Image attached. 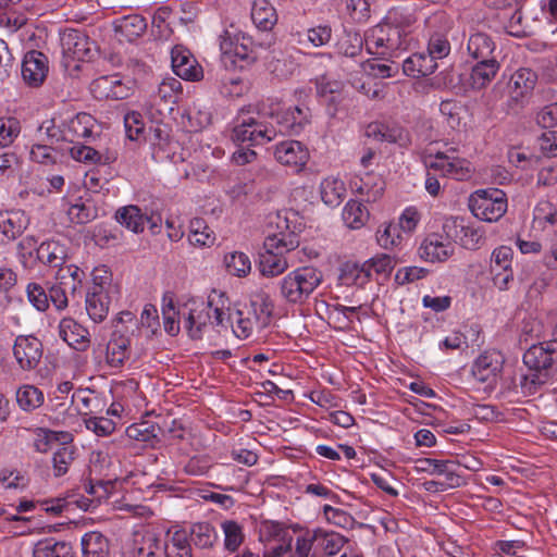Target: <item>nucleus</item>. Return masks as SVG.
Here are the masks:
<instances>
[{
  "label": "nucleus",
  "instance_id": "1",
  "mask_svg": "<svg viewBox=\"0 0 557 557\" xmlns=\"http://www.w3.org/2000/svg\"><path fill=\"white\" fill-rule=\"evenodd\" d=\"M177 317L193 339H200L210 326L228 327L230 309L225 306L224 294L213 290L208 300L189 298L178 306Z\"/></svg>",
  "mask_w": 557,
  "mask_h": 557
},
{
  "label": "nucleus",
  "instance_id": "2",
  "mask_svg": "<svg viewBox=\"0 0 557 557\" xmlns=\"http://www.w3.org/2000/svg\"><path fill=\"white\" fill-rule=\"evenodd\" d=\"M522 360L530 373L522 377L521 387L533 394L557 371V339L532 345L524 351Z\"/></svg>",
  "mask_w": 557,
  "mask_h": 557
},
{
  "label": "nucleus",
  "instance_id": "3",
  "mask_svg": "<svg viewBox=\"0 0 557 557\" xmlns=\"http://www.w3.org/2000/svg\"><path fill=\"white\" fill-rule=\"evenodd\" d=\"M299 246V237L294 232H281L268 236L263 244V251L259 253L258 268L261 275L275 277L283 274L289 267L287 253Z\"/></svg>",
  "mask_w": 557,
  "mask_h": 557
},
{
  "label": "nucleus",
  "instance_id": "4",
  "mask_svg": "<svg viewBox=\"0 0 557 557\" xmlns=\"http://www.w3.org/2000/svg\"><path fill=\"white\" fill-rule=\"evenodd\" d=\"M322 272L311 265H304L288 272L278 281L281 298L292 305L305 304L322 284Z\"/></svg>",
  "mask_w": 557,
  "mask_h": 557
},
{
  "label": "nucleus",
  "instance_id": "5",
  "mask_svg": "<svg viewBox=\"0 0 557 557\" xmlns=\"http://www.w3.org/2000/svg\"><path fill=\"white\" fill-rule=\"evenodd\" d=\"M276 127L263 120L261 113L256 115L250 111L240 110L235 119L232 140L238 146L252 147L264 145L275 139Z\"/></svg>",
  "mask_w": 557,
  "mask_h": 557
},
{
  "label": "nucleus",
  "instance_id": "6",
  "mask_svg": "<svg viewBox=\"0 0 557 557\" xmlns=\"http://www.w3.org/2000/svg\"><path fill=\"white\" fill-rule=\"evenodd\" d=\"M364 40L370 54L381 60H391L400 58L401 53L408 49L411 38H406L399 30L382 22L367 32Z\"/></svg>",
  "mask_w": 557,
  "mask_h": 557
},
{
  "label": "nucleus",
  "instance_id": "7",
  "mask_svg": "<svg viewBox=\"0 0 557 557\" xmlns=\"http://www.w3.org/2000/svg\"><path fill=\"white\" fill-rule=\"evenodd\" d=\"M456 149L447 151L429 152L423 157V163L428 170L442 176L465 181L471 177L472 169L467 159L455 156Z\"/></svg>",
  "mask_w": 557,
  "mask_h": 557
},
{
  "label": "nucleus",
  "instance_id": "8",
  "mask_svg": "<svg viewBox=\"0 0 557 557\" xmlns=\"http://www.w3.org/2000/svg\"><path fill=\"white\" fill-rule=\"evenodd\" d=\"M115 293L116 288L108 276L94 275L85 296V308L94 322L100 323L107 318Z\"/></svg>",
  "mask_w": 557,
  "mask_h": 557
},
{
  "label": "nucleus",
  "instance_id": "9",
  "mask_svg": "<svg viewBox=\"0 0 557 557\" xmlns=\"http://www.w3.org/2000/svg\"><path fill=\"white\" fill-rule=\"evenodd\" d=\"M469 207L478 219L496 222L507 211L506 194L498 188L479 189L471 195Z\"/></svg>",
  "mask_w": 557,
  "mask_h": 557
},
{
  "label": "nucleus",
  "instance_id": "10",
  "mask_svg": "<svg viewBox=\"0 0 557 557\" xmlns=\"http://www.w3.org/2000/svg\"><path fill=\"white\" fill-rule=\"evenodd\" d=\"M429 35L426 51L437 61L446 58L450 52L447 34L451 28V21L445 12H435L425 22Z\"/></svg>",
  "mask_w": 557,
  "mask_h": 557
},
{
  "label": "nucleus",
  "instance_id": "11",
  "mask_svg": "<svg viewBox=\"0 0 557 557\" xmlns=\"http://www.w3.org/2000/svg\"><path fill=\"white\" fill-rule=\"evenodd\" d=\"M443 231L448 237L470 250L478 249L484 240V232L473 224L466 223L462 218L446 219Z\"/></svg>",
  "mask_w": 557,
  "mask_h": 557
},
{
  "label": "nucleus",
  "instance_id": "12",
  "mask_svg": "<svg viewBox=\"0 0 557 557\" xmlns=\"http://www.w3.org/2000/svg\"><path fill=\"white\" fill-rule=\"evenodd\" d=\"M319 531L305 530L294 539L290 534L284 544H278L271 552L272 557H317L312 552L313 544L319 540Z\"/></svg>",
  "mask_w": 557,
  "mask_h": 557
},
{
  "label": "nucleus",
  "instance_id": "13",
  "mask_svg": "<svg viewBox=\"0 0 557 557\" xmlns=\"http://www.w3.org/2000/svg\"><path fill=\"white\" fill-rule=\"evenodd\" d=\"M504 366V356L499 351L487 350L482 352L473 362L472 375L490 387L496 385Z\"/></svg>",
  "mask_w": 557,
  "mask_h": 557
},
{
  "label": "nucleus",
  "instance_id": "14",
  "mask_svg": "<svg viewBox=\"0 0 557 557\" xmlns=\"http://www.w3.org/2000/svg\"><path fill=\"white\" fill-rule=\"evenodd\" d=\"M13 355L20 368L35 369L42 357V344L33 335H18L14 341Z\"/></svg>",
  "mask_w": 557,
  "mask_h": 557
},
{
  "label": "nucleus",
  "instance_id": "15",
  "mask_svg": "<svg viewBox=\"0 0 557 557\" xmlns=\"http://www.w3.org/2000/svg\"><path fill=\"white\" fill-rule=\"evenodd\" d=\"M161 549L160 534L153 529H143L133 533L126 555L127 557H158Z\"/></svg>",
  "mask_w": 557,
  "mask_h": 557
},
{
  "label": "nucleus",
  "instance_id": "16",
  "mask_svg": "<svg viewBox=\"0 0 557 557\" xmlns=\"http://www.w3.org/2000/svg\"><path fill=\"white\" fill-rule=\"evenodd\" d=\"M61 48L64 57L72 60H87L91 58V46L89 37L78 29H65L61 34Z\"/></svg>",
  "mask_w": 557,
  "mask_h": 557
},
{
  "label": "nucleus",
  "instance_id": "17",
  "mask_svg": "<svg viewBox=\"0 0 557 557\" xmlns=\"http://www.w3.org/2000/svg\"><path fill=\"white\" fill-rule=\"evenodd\" d=\"M171 63L174 73L190 82H198L203 77L202 67L191 52L183 46H175L171 51Z\"/></svg>",
  "mask_w": 557,
  "mask_h": 557
},
{
  "label": "nucleus",
  "instance_id": "18",
  "mask_svg": "<svg viewBox=\"0 0 557 557\" xmlns=\"http://www.w3.org/2000/svg\"><path fill=\"white\" fill-rule=\"evenodd\" d=\"M450 237L438 233L429 234L419 247V256L428 262H444L454 253Z\"/></svg>",
  "mask_w": 557,
  "mask_h": 557
},
{
  "label": "nucleus",
  "instance_id": "19",
  "mask_svg": "<svg viewBox=\"0 0 557 557\" xmlns=\"http://www.w3.org/2000/svg\"><path fill=\"white\" fill-rule=\"evenodd\" d=\"M49 61L46 54L38 50L28 51L22 63V77L30 87H39L47 78Z\"/></svg>",
  "mask_w": 557,
  "mask_h": 557
},
{
  "label": "nucleus",
  "instance_id": "20",
  "mask_svg": "<svg viewBox=\"0 0 557 557\" xmlns=\"http://www.w3.org/2000/svg\"><path fill=\"white\" fill-rule=\"evenodd\" d=\"M364 135L379 143L397 144L401 147H406L410 143L409 134L405 128L383 122L369 123Z\"/></svg>",
  "mask_w": 557,
  "mask_h": 557
},
{
  "label": "nucleus",
  "instance_id": "21",
  "mask_svg": "<svg viewBox=\"0 0 557 557\" xmlns=\"http://www.w3.org/2000/svg\"><path fill=\"white\" fill-rule=\"evenodd\" d=\"M274 156L280 163L293 166L296 171L302 169L309 159L308 149L298 140L280 143L275 147Z\"/></svg>",
  "mask_w": 557,
  "mask_h": 557
},
{
  "label": "nucleus",
  "instance_id": "22",
  "mask_svg": "<svg viewBox=\"0 0 557 557\" xmlns=\"http://www.w3.org/2000/svg\"><path fill=\"white\" fill-rule=\"evenodd\" d=\"M395 267L394 259L386 253L377 255L361 265L355 264L351 273H355V283L364 284L373 273L388 275Z\"/></svg>",
  "mask_w": 557,
  "mask_h": 557
},
{
  "label": "nucleus",
  "instance_id": "23",
  "mask_svg": "<svg viewBox=\"0 0 557 557\" xmlns=\"http://www.w3.org/2000/svg\"><path fill=\"white\" fill-rule=\"evenodd\" d=\"M271 117L276 119L278 124V128H276L277 134H297L307 123H309V109L295 106L286 109L282 113H277L276 115L271 112Z\"/></svg>",
  "mask_w": 557,
  "mask_h": 557
},
{
  "label": "nucleus",
  "instance_id": "24",
  "mask_svg": "<svg viewBox=\"0 0 557 557\" xmlns=\"http://www.w3.org/2000/svg\"><path fill=\"white\" fill-rule=\"evenodd\" d=\"M59 335L77 351H84L89 346V332L72 318H64L60 321Z\"/></svg>",
  "mask_w": 557,
  "mask_h": 557
},
{
  "label": "nucleus",
  "instance_id": "25",
  "mask_svg": "<svg viewBox=\"0 0 557 557\" xmlns=\"http://www.w3.org/2000/svg\"><path fill=\"white\" fill-rule=\"evenodd\" d=\"M416 13V7H395L388 10L383 23L391 28H395V30H399L400 35H405L406 38H411V33L418 20Z\"/></svg>",
  "mask_w": 557,
  "mask_h": 557
},
{
  "label": "nucleus",
  "instance_id": "26",
  "mask_svg": "<svg viewBox=\"0 0 557 557\" xmlns=\"http://www.w3.org/2000/svg\"><path fill=\"white\" fill-rule=\"evenodd\" d=\"M220 50L223 54L237 58L242 61H253L251 40L248 37L242 36L239 42L238 35H232L228 30H224L220 37Z\"/></svg>",
  "mask_w": 557,
  "mask_h": 557
},
{
  "label": "nucleus",
  "instance_id": "27",
  "mask_svg": "<svg viewBox=\"0 0 557 557\" xmlns=\"http://www.w3.org/2000/svg\"><path fill=\"white\" fill-rule=\"evenodd\" d=\"M91 90L99 99L121 100L128 97L129 88L117 75L101 76L92 82Z\"/></svg>",
  "mask_w": 557,
  "mask_h": 557
},
{
  "label": "nucleus",
  "instance_id": "28",
  "mask_svg": "<svg viewBox=\"0 0 557 557\" xmlns=\"http://www.w3.org/2000/svg\"><path fill=\"white\" fill-rule=\"evenodd\" d=\"M496 42L483 32H472L467 41L468 55L474 61L496 58Z\"/></svg>",
  "mask_w": 557,
  "mask_h": 557
},
{
  "label": "nucleus",
  "instance_id": "29",
  "mask_svg": "<svg viewBox=\"0 0 557 557\" xmlns=\"http://www.w3.org/2000/svg\"><path fill=\"white\" fill-rule=\"evenodd\" d=\"M111 392L113 397L116 399V403L112 405V413L117 412L116 406L124 410L125 408L129 409L131 405L139 397V384L134 379H127L123 381H115L111 387Z\"/></svg>",
  "mask_w": 557,
  "mask_h": 557
},
{
  "label": "nucleus",
  "instance_id": "30",
  "mask_svg": "<svg viewBox=\"0 0 557 557\" xmlns=\"http://www.w3.org/2000/svg\"><path fill=\"white\" fill-rule=\"evenodd\" d=\"M83 557H111V541L99 531L85 533L81 539Z\"/></svg>",
  "mask_w": 557,
  "mask_h": 557
},
{
  "label": "nucleus",
  "instance_id": "31",
  "mask_svg": "<svg viewBox=\"0 0 557 557\" xmlns=\"http://www.w3.org/2000/svg\"><path fill=\"white\" fill-rule=\"evenodd\" d=\"M437 69V61L428 52H417L403 62V71L407 76H428Z\"/></svg>",
  "mask_w": 557,
  "mask_h": 557
},
{
  "label": "nucleus",
  "instance_id": "32",
  "mask_svg": "<svg viewBox=\"0 0 557 557\" xmlns=\"http://www.w3.org/2000/svg\"><path fill=\"white\" fill-rule=\"evenodd\" d=\"M147 29L146 20L138 14L122 16L114 21V30L120 40L134 41Z\"/></svg>",
  "mask_w": 557,
  "mask_h": 557
},
{
  "label": "nucleus",
  "instance_id": "33",
  "mask_svg": "<svg viewBox=\"0 0 557 557\" xmlns=\"http://www.w3.org/2000/svg\"><path fill=\"white\" fill-rule=\"evenodd\" d=\"M36 256L41 263L60 269L67 259V248L58 240H47L37 247Z\"/></svg>",
  "mask_w": 557,
  "mask_h": 557
},
{
  "label": "nucleus",
  "instance_id": "34",
  "mask_svg": "<svg viewBox=\"0 0 557 557\" xmlns=\"http://www.w3.org/2000/svg\"><path fill=\"white\" fill-rule=\"evenodd\" d=\"M33 447L37 453L46 454L52 449L53 445L70 444L73 442V435L66 431H53L45 428H37L34 431Z\"/></svg>",
  "mask_w": 557,
  "mask_h": 557
},
{
  "label": "nucleus",
  "instance_id": "35",
  "mask_svg": "<svg viewBox=\"0 0 557 557\" xmlns=\"http://www.w3.org/2000/svg\"><path fill=\"white\" fill-rule=\"evenodd\" d=\"M380 60L376 57L372 60L358 61V70H354V72L379 78L394 77L398 74L400 66L395 59L385 60L386 62H380Z\"/></svg>",
  "mask_w": 557,
  "mask_h": 557
},
{
  "label": "nucleus",
  "instance_id": "36",
  "mask_svg": "<svg viewBox=\"0 0 557 557\" xmlns=\"http://www.w3.org/2000/svg\"><path fill=\"white\" fill-rule=\"evenodd\" d=\"M500 70V63L497 58L476 61L471 69L470 79L473 88L481 89L486 87Z\"/></svg>",
  "mask_w": 557,
  "mask_h": 557
},
{
  "label": "nucleus",
  "instance_id": "37",
  "mask_svg": "<svg viewBox=\"0 0 557 557\" xmlns=\"http://www.w3.org/2000/svg\"><path fill=\"white\" fill-rule=\"evenodd\" d=\"M34 557H74L73 546L66 541L48 537L38 541L33 548Z\"/></svg>",
  "mask_w": 557,
  "mask_h": 557
},
{
  "label": "nucleus",
  "instance_id": "38",
  "mask_svg": "<svg viewBox=\"0 0 557 557\" xmlns=\"http://www.w3.org/2000/svg\"><path fill=\"white\" fill-rule=\"evenodd\" d=\"M165 557H191V542L186 530H175L163 544Z\"/></svg>",
  "mask_w": 557,
  "mask_h": 557
},
{
  "label": "nucleus",
  "instance_id": "39",
  "mask_svg": "<svg viewBox=\"0 0 557 557\" xmlns=\"http://www.w3.org/2000/svg\"><path fill=\"white\" fill-rule=\"evenodd\" d=\"M223 534V549L235 554L245 542L244 527L235 520H224L220 524Z\"/></svg>",
  "mask_w": 557,
  "mask_h": 557
},
{
  "label": "nucleus",
  "instance_id": "40",
  "mask_svg": "<svg viewBox=\"0 0 557 557\" xmlns=\"http://www.w3.org/2000/svg\"><path fill=\"white\" fill-rule=\"evenodd\" d=\"M129 357V339L123 335L113 334L107 345V363L111 368H121Z\"/></svg>",
  "mask_w": 557,
  "mask_h": 557
},
{
  "label": "nucleus",
  "instance_id": "41",
  "mask_svg": "<svg viewBox=\"0 0 557 557\" xmlns=\"http://www.w3.org/2000/svg\"><path fill=\"white\" fill-rule=\"evenodd\" d=\"M320 195L326 206L335 208L342 203L346 195L345 184L338 177H325L320 184Z\"/></svg>",
  "mask_w": 557,
  "mask_h": 557
},
{
  "label": "nucleus",
  "instance_id": "42",
  "mask_svg": "<svg viewBox=\"0 0 557 557\" xmlns=\"http://www.w3.org/2000/svg\"><path fill=\"white\" fill-rule=\"evenodd\" d=\"M251 20L260 30H271L275 25L276 12L267 0H255L251 8Z\"/></svg>",
  "mask_w": 557,
  "mask_h": 557
},
{
  "label": "nucleus",
  "instance_id": "43",
  "mask_svg": "<svg viewBox=\"0 0 557 557\" xmlns=\"http://www.w3.org/2000/svg\"><path fill=\"white\" fill-rule=\"evenodd\" d=\"M537 81L535 72L530 69H519L510 77L509 88L512 97L519 99L533 90Z\"/></svg>",
  "mask_w": 557,
  "mask_h": 557
},
{
  "label": "nucleus",
  "instance_id": "44",
  "mask_svg": "<svg viewBox=\"0 0 557 557\" xmlns=\"http://www.w3.org/2000/svg\"><path fill=\"white\" fill-rule=\"evenodd\" d=\"M188 534L190 542L201 549L212 548L219 539L215 528L209 522L194 523Z\"/></svg>",
  "mask_w": 557,
  "mask_h": 557
},
{
  "label": "nucleus",
  "instance_id": "45",
  "mask_svg": "<svg viewBox=\"0 0 557 557\" xmlns=\"http://www.w3.org/2000/svg\"><path fill=\"white\" fill-rule=\"evenodd\" d=\"M115 220L133 233H141L145 228V214L139 207L129 205L122 207L115 212Z\"/></svg>",
  "mask_w": 557,
  "mask_h": 557
},
{
  "label": "nucleus",
  "instance_id": "46",
  "mask_svg": "<svg viewBox=\"0 0 557 557\" xmlns=\"http://www.w3.org/2000/svg\"><path fill=\"white\" fill-rule=\"evenodd\" d=\"M342 216L347 227L351 230H359L367 223L370 213L362 202L350 199L345 205Z\"/></svg>",
  "mask_w": 557,
  "mask_h": 557
},
{
  "label": "nucleus",
  "instance_id": "47",
  "mask_svg": "<svg viewBox=\"0 0 557 557\" xmlns=\"http://www.w3.org/2000/svg\"><path fill=\"white\" fill-rule=\"evenodd\" d=\"M15 397L18 407L26 412L34 411L42 406L45 401L44 393L38 387L29 384L18 387Z\"/></svg>",
  "mask_w": 557,
  "mask_h": 557
},
{
  "label": "nucleus",
  "instance_id": "48",
  "mask_svg": "<svg viewBox=\"0 0 557 557\" xmlns=\"http://www.w3.org/2000/svg\"><path fill=\"white\" fill-rule=\"evenodd\" d=\"M76 447L70 444H60L52 455V468L54 476L59 478L67 473L76 458Z\"/></svg>",
  "mask_w": 557,
  "mask_h": 557
},
{
  "label": "nucleus",
  "instance_id": "49",
  "mask_svg": "<svg viewBox=\"0 0 557 557\" xmlns=\"http://www.w3.org/2000/svg\"><path fill=\"white\" fill-rule=\"evenodd\" d=\"M27 220L21 212H11L0 219V232L9 239L14 240L27 227Z\"/></svg>",
  "mask_w": 557,
  "mask_h": 557
},
{
  "label": "nucleus",
  "instance_id": "50",
  "mask_svg": "<svg viewBox=\"0 0 557 557\" xmlns=\"http://www.w3.org/2000/svg\"><path fill=\"white\" fill-rule=\"evenodd\" d=\"M94 119L87 113H79L72 119L67 125V139L74 141L78 138H87L92 134Z\"/></svg>",
  "mask_w": 557,
  "mask_h": 557
},
{
  "label": "nucleus",
  "instance_id": "51",
  "mask_svg": "<svg viewBox=\"0 0 557 557\" xmlns=\"http://www.w3.org/2000/svg\"><path fill=\"white\" fill-rule=\"evenodd\" d=\"M259 540L260 542L277 541L284 544L288 540L289 531L284 523L277 521L265 520L259 524Z\"/></svg>",
  "mask_w": 557,
  "mask_h": 557
},
{
  "label": "nucleus",
  "instance_id": "52",
  "mask_svg": "<svg viewBox=\"0 0 557 557\" xmlns=\"http://www.w3.org/2000/svg\"><path fill=\"white\" fill-rule=\"evenodd\" d=\"M72 158L77 161L90 162L95 164H110L115 161V154L102 156L100 152L89 146L74 145L70 149Z\"/></svg>",
  "mask_w": 557,
  "mask_h": 557
},
{
  "label": "nucleus",
  "instance_id": "53",
  "mask_svg": "<svg viewBox=\"0 0 557 557\" xmlns=\"http://www.w3.org/2000/svg\"><path fill=\"white\" fill-rule=\"evenodd\" d=\"M67 215L73 223L86 224L97 218L98 210L90 201L78 199L75 203L70 206Z\"/></svg>",
  "mask_w": 557,
  "mask_h": 557
},
{
  "label": "nucleus",
  "instance_id": "54",
  "mask_svg": "<svg viewBox=\"0 0 557 557\" xmlns=\"http://www.w3.org/2000/svg\"><path fill=\"white\" fill-rule=\"evenodd\" d=\"M405 236L396 226V223H384L376 232V242L384 249H391L401 245Z\"/></svg>",
  "mask_w": 557,
  "mask_h": 557
},
{
  "label": "nucleus",
  "instance_id": "55",
  "mask_svg": "<svg viewBox=\"0 0 557 557\" xmlns=\"http://www.w3.org/2000/svg\"><path fill=\"white\" fill-rule=\"evenodd\" d=\"M224 264L230 274L244 277L251 270V262L249 257L242 251L228 252L224 257Z\"/></svg>",
  "mask_w": 557,
  "mask_h": 557
},
{
  "label": "nucleus",
  "instance_id": "56",
  "mask_svg": "<svg viewBox=\"0 0 557 557\" xmlns=\"http://www.w3.org/2000/svg\"><path fill=\"white\" fill-rule=\"evenodd\" d=\"M364 37L358 33H346L338 41V53L345 58L355 59L362 52Z\"/></svg>",
  "mask_w": 557,
  "mask_h": 557
},
{
  "label": "nucleus",
  "instance_id": "57",
  "mask_svg": "<svg viewBox=\"0 0 557 557\" xmlns=\"http://www.w3.org/2000/svg\"><path fill=\"white\" fill-rule=\"evenodd\" d=\"M84 276V271L74 264H70L64 268L61 267L57 273V280L61 281V284L66 285L72 295L82 288Z\"/></svg>",
  "mask_w": 557,
  "mask_h": 557
},
{
  "label": "nucleus",
  "instance_id": "58",
  "mask_svg": "<svg viewBox=\"0 0 557 557\" xmlns=\"http://www.w3.org/2000/svg\"><path fill=\"white\" fill-rule=\"evenodd\" d=\"M356 190L366 196L367 201H376L383 194L384 182L381 177L367 174L366 177L360 178V184H356Z\"/></svg>",
  "mask_w": 557,
  "mask_h": 557
},
{
  "label": "nucleus",
  "instance_id": "59",
  "mask_svg": "<svg viewBox=\"0 0 557 557\" xmlns=\"http://www.w3.org/2000/svg\"><path fill=\"white\" fill-rule=\"evenodd\" d=\"M325 520L342 529L351 530L356 525V519L347 511L332 507L331 505H324L322 508Z\"/></svg>",
  "mask_w": 557,
  "mask_h": 557
},
{
  "label": "nucleus",
  "instance_id": "60",
  "mask_svg": "<svg viewBox=\"0 0 557 557\" xmlns=\"http://www.w3.org/2000/svg\"><path fill=\"white\" fill-rule=\"evenodd\" d=\"M314 531L320 532L317 542L320 543L326 556L336 555L348 541L344 535L336 532H325L322 529H315Z\"/></svg>",
  "mask_w": 557,
  "mask_h": 557
},
{
  "label": "nucleus",
  "instance_id": "61",
  "mask_svg": "<svg viewBox=\"0 0 557 557\" xmlns=\"http://www.w3.org/2000/svg\"><path fill=\"white\" fill-rule=\"evenodd\" d=\"M459 465L454 460H446L445 467L442 468L441 474L444 476L442 491L457 488L466 484L465 476L458 471Z\"/></svg>",
  "mask_w": 557,
  "mask_h": 557
},
{
  "label": "nucleus",
  "instance_id": "62",
  "mask_svg": "<svg viewBox=\"0 0 557 557\" xmlns=\"http://www.w3.org/2000/svg\"><path fill=\"white\" fill-rule=\"evenodd\" d=\"M182 95V84L175 77L164 78L158 87L157 96L166 103H175Z\"/></svg>",
  "mask_w": 557,
  "mask_h": 557
},
{
  "label": "nucleus",
  "instance_id": "63",
  "mask_svg": "<svg viewBox=\"0 0 557 557\" xmlns=\"http://www.w3.org/2000/svg\"><path fill=\"white\" fill-rule=\"evenodd\" d=\"M20 123L14 117L0 119V148L9 147L20 134Z\"/></svg>",
  "mask_w": 557,
  "mask_h": 557
},
{
  "label": "nucleus",
  "instance_id": "64",
  "mask_svg": "<svg viewBox=\"0 0 557 557\" xmlns=\"http://www.w3.org/2000/svg\"><path fill=\"white\" fill-rule=\"evenodd\" d=\"M28 301L38 310L46 311L49 308L47 289L38 283H29L26 288Z\"/></svg>",
  "mask_w": 557,
  "mask_h": 557
}]
</instances>
